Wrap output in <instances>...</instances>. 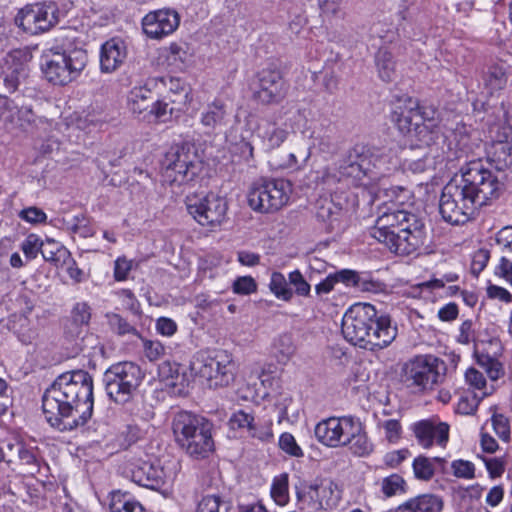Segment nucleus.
Wrapping results in <instances>:
<instances>
[{
    "instance_id": "f257e3e1",
    "label": "nucleus",
    "mask_w": 512,
    "mask_h": 512,
    "mask_svg": "<svg viewBox=\"0 0 512 512\" xmlns=\"http://www.w3.org/2000/svg\"><path fill=\"white\" fill-rule=\"evenodd\" d=\"M93 406V379L85 370L62 373L42 397L47 422L61 432L84 426L92 416Z\"/></svg>"
},
{
    "instance_id": "f03ea898",
    "label": "nucleus",
    "mask_w": 512,
    "mask_h": 512,
    "mask_svg": "<svg viewBox=\"0 0 512 512\" xmlns=\"http://www.w3.org/2000/svg\"><path fill=\"white\" fill-rule=\"evenodd\" d=\"M342 334L351 344L378 351L388 347L397 336L389 315L379 314L370 303H355L342 318Z\"/></svg>"
},
{
    "instance_id": "7ed1b4c3",
    "label": "nucleus",
    "mask_w": 512,
    "mask_h": 512,
    "mask_svg": "<svg viewBox=\"0 0 512 512\" xmlns=\"http://www.w3.org/2000/svg\"><path fill=\"white\" fill-rule=\"evenodd\" d=\"M370 234L393 253L410 255L424 244V219L407 210L385 211L371 228Z\"/></svg>"
},
{
    "instance_id": "20e7f679",
    "label": "nucleus",
    "mask_w": 512,
    "mask_h": 512,
    "mask_svg": "<svg viewBox=\"0 0 512 512\" xmlns=\"http://www.w3.org/2000/svg\"><path fill=\"white\" fill-rule=\"evenodd\" d=\"M436 115L437 111L433 107L420 106L417 99L406 96L398 101L391 114V121L409 137L412 147L429 150L443 140Z\"/></svg>"
},
{
    "instance_id": "39448f33",
    "label": "nucleus",
    "mask_w": 512,
    "mask_h": 512,
    "mask_svg": "<svg viewBox=\"0 0 512 512\" xmlns=\"http://www.w3.org/2000/svg\"><path fill=\"white\" fill-rule=\"evenodd\" d=\"M212 429V422L188 411L176 413L172 420L176 443L195 460L206 459L214 451Z\"/></svg>"
},
{
    "instance_id": "423d86ee",
    "label": "nucleus",
    "mask_w": 512,
    "mask_h": 512,
    "mask_svg": "<svg viewBox=\"0 0 512 512\" xmlns=\"http://www.w3.org/2000/svg\"><path fill=\"white\" fill-rule=\"evenodd\" d=\"M457 182L478 207L499 198L504 188L498 175L481 159L465 162L460 168V178H457Z\"/></svg>"
},
{
    "instance_id": "0eeeda50",
    "label": "nucleus",
    "mask_w": 512,
    "mask_h": 512,
    "mask_svg": "<svg viewBox=\"0 0 512 512\" xmlns=\"http://www.w3.org/2000/svg\"><path fill=\"white\" fill-rule=\"evenodd\" d=\"M87 63L88 54L84 49L55 48L43 54L41 70L48 82L65 86L80 77Z\"/></svg>"
},
{
    "instance_id": "6e6552de",
    "label": "nucleus",
    "mask_w": 512,
    "mask_h": 512,
    "mask_svg": "<svg viewBox=\"0 0 512 512\" xmlns=\"http://www.w3.org/2000/svg\"><path fill=\"white\" fill-rule=\"evenodd\" d=\"M202 161L194 145L185 143L175 145L165 154L162 162V174L170 184L188 183L201 172Z\"/></svg>"
},
{
    "instance_id": "1a4fd4ad",
    "label": "nucleus",
    "mask_w": 512,
    "mask_h": 512,
    "mask_svg": "<svg viewBox=\"0 0 512 512\" xmlns=\"http://www.w3.org/2000/svg\"><path fill=\"white\" fill-rule=\"evenodd\" d=\"M143 378L139 365L124 361L111 365L103 375V382L109 398L117 404H125L133 398Z\"/></svg>"
},
{
    "instance_id": "9d476101",
    "label": "nucleus",
    "mask_w": 512,
    "mask_h": 512,
    "mask_svg": "<svg viewBox=\"0 0 512 512\" xmlns=\"http://www.w3.org/2000/svg\"><path fill=\"white\" fill-rule=\"evenodd\" d=\"M444 361L432 355L416 356L403 367V383L415 391L432 389L444 378Z\"/></svg>"
},
{
    "instance_id": "9b49d317",
    "label": "nucleus",
    "mask_w": 512,
    "mask_h": 512,
    "mask_svg": "<svg viewBox=\"0 0 512 512\" xmlns=\"http://www.w3.org/2000/svg\"><path fill=\"white\" fill-rule=\"evenodd\" d=\"M290 191L288 181L264 179L250 188L247 195L248 205L259 213H274L287 204Z\"/></svg>"
},
{
    "instance_id": "f8f14e48",
    "label": "nucleus",
    "mask_w": 512,
    "mask_h": 512,
    "mask_svg": "<svg viewBox=\"0 0 512 512\" xmlns=\"http://www.w3.org/2000/svg\"><path fill=\"white\" fill-rule=\"evenodd\" d=\"M478 205L458 186L457 176L443 188L439 200V213L451 225L467 223L478 209Z\"/></svg>"
},
{
    "instance_id": "ddd939ff",
    "label": "nucleus",
    "mask_w": 512,
    "mask_h": 512,
    "mask_svg": "<svg viewBox=\"0 0 512 512\" xmlns=\"http://www.w3.org/2000/svg\"><path fill=\"white\" fill-rule=\"evenodd\" d=\"M191 370L206 380L210 388H218L234 381L236 365L231 354L217 351L212 357L197 358L191 363Z\"/></svg>"
},
{
    "instance_id": "4468645a",
    "label": "nucleus",
    "mask_w": 512,
    "mask_h": 512,
    "mask_svg": "<svg viewBox=\"0 0 512 512\" xmlns=\"http://www.w3.org/2000/svg\"><path fill=\"white\" fill-rule=\"evenodd\" d=\"M186 208L200 225L214 228L224 222L228 204L224 197L211 192L203 197L187 196Z\"/></svg>"
},
{
    "instance_id": "2eb2a0df",
    "label": "nucleus",
    "mask_w": 512,
    "mask_h": 512,
    "mask_svg": "<svg viewBox=\"0 0 512 512\" xmlns=\"http://www.w3.org/2000/svg\"><path fill=\"white\" fill-rule=\"evenodd\" d=\"M254 98L263 105H277L287 96L289 85L275 66L263 68L257 75Z\"/></svg>"
},
{
    "instance_id": "dca6fc26",
    "label": "nucleus",
    "mask_w": 512,
    "mask_h": 512,
    "mask_svg": "<svg viewBox=\"0 0 512 512\" xmlns=\"http://www.w3.org/2000/svg\"><path fill=\"white\" fill-rule=\"evenodd\" d=\"M302 135L310 140V144L306 149L298 151V155L302 158L303 163H306L311 157L313 149L321 154L333 156L341 148L336 132L330 124L320 123L313 128H306L302 131Z\"/></svg>"
},
{
    "instance_id": "f3484780",
    "label": "nucleus",
    "mask_w": 512,
    "mask_h": 512,
    "mask_svg": "<svg viewBox=\"0 0 512 512\" xmlns=\"http://www.w3.org/2000/svg\"><path fill=\"white\" fill-rule=\"evenodd\" d=\"M180 24L178 12L171 8L150 11L142 19V29L151 39H162L172 34Z\"/></svg>"
},
{
    "instance_id": "a211bd4d",
    "label": "nucleus",
    "mask_w": 512,
    "mask_h": 512,
    "mask_svg": "<svg viewBox=\"0 0 512 512\" xmlns=\"http://www.w3.org/2000/svg\"><path fill=\"white\" fill-rule=\"evenodd\" d=\"M417 443L428 449L433 445L445 447L449 440V425L438 418L417 421L411 425Z\"/></svg>"
},
{
    "instance_id": "6ab92c4d",
    "label": "nucleus",
    "mask_w": 512,
    "mask_h": 512,
    "mask_svg": "<svg viewBox=\"0 0 512 512\" xmlns=\"http://www.w3.org/2000/svg\"><path fill=\"white\" fill-rule=\"evenodd\" d=\"M370 146L355 144L351 147L339 164V171L343 176L361 179L370 175Z\"/></svg>"
},
{
    "instance_id": "aec40b11",
    "label": "nucleus",
    "mask_w": 512,
    "mask_h": 512,
    "mask_svg": "<svg viewBox=\"0 0 512 512\" xmlns=\"http://www.w3.org/2000/svg\"><path fill=\"white\" fill-rule=\"evenodd\" d=\"M127 473L133 482L146 488L158 490L165 484L163 468L149 461L136 460L129 463Z\"/></svg>"
},
{
    "instance_id": "412c9836",
    "label": "nucleus",
    "mask_w": 512,
    "mask_h": 512,
    "mask_svg": "<svg viewBox=\"0 0 512 512\" xmlns=\"http://www.w3.org/2000/svg\"><path fill=\"white\" fill-rule=\"evenodd\" d=\"M230 118V111L222 99L208 103L200 115V123L208 132H215L225 127Z\"/></svg>"
},
{
    "instance_id": "4be33fe9",
    "label": "nucleus",
    "mask_w": 512,
    "mask_h": 512,
    "mask_svg": "<svg viewBox=\"0 0 512 512\" xmlns=\"http://www.w3.org/2000/svg\"><path fill=\"white\" fill-rule=\"evenodd\" d=\"M18 54V52H14L7 55L5 67L0 74V79L8 93L17 91L20 83L28 75L27 66L18 59Z\"/></svg>"
},
{
    "instance_id": "5701e85b",
    "label": "nucleus",
    "mask_w": 512,
    "mask_h": 512,
    "mask_svg": "<svg viewBox=\"0 0 512 512\" xmlns=\"http://www.w3.org/2000/svg\"><path fill=\"white\" fill-rule=\"evenodd\" d=\"M127 56L124 42L118 38L106 41L101 47L100 68L102 72L111 73L118 69Z\"/></svg>"
},
{
    "instance_id": "b1692460",
    "label": "nucleus",
    "mask_w": 512,
    "mask_h": 512,
    "mask_svg": "<svg viewBox=\"0 0 512 512\" xmlns=\"http://www.w3.org/2000/svg\"><path fill=\"white\" fill-rule=\"evenodd\" d=\"M371 158L370 160V178L383 177L388 175L392 170H395L398 165V159L392 155L391 151L370 146Z\"/></svg>"
},
{
    "instance_id": "393cba45",
    "label": "nucleus",
    "mask_w": 512,
    "mask_h": 512,
    "mask_svg": "<svg viewBox=\"0 0 512 512\" xmlns=\"http://www.w3.org/2000/svg\"><path fill=\"white\" fill-rule=\"evenodd\" d=\"M7 328L24 345L32 344L38 337V330L24 313H14L7 321Z\"/></svg>"
},
{
    "instance_id": "a878e982",
    "label": "nucleus",
    "mask_w": 512,
    "mask_h": 512,
    "mask_svg": "<svg viewBox=\"0 0 512 512\" xmlns=\"http://www.w3.org/2000/svg\"><path fill=\"white\" fill-rule=\"evenodd\" d=\"M503 134L506 139L494 142L488 152V165L493 164L497 171H504L512 166V141L508 140L510 133L504 130Z\"/></svg>"
},
{
    "instance_id": "bb28decb",
    "label": "nucleus",
    "mask_w": 512,
    "mask_h": 512,
    "mask_svg": "<svg viewBox=\"0 0 512 512\" xmlns=\"http://www.w3.org/2000/svg\"><path fill=\"white\" fill-rule=\"evenodd\" d=\"M442 498L434 494H422L411 498L398 507L399 512H440Z\"/></svg>"
},
{
    "instance_id": "cd10ccee",
    "label": "nucleus",
    "mask_w": 512,
    "mask_h": 512,
    "mask_svg": "<svg viewBox=\"0 0 512 512\" xmlns=\"http://www.w3.org/2000/svg\"><path fill=\"white\" fill-rule=\"evenodd\" d=\"M153 94L146 87H134L127 95V107L133 114H144L145 119L153 105Z\"/></svg>"
},
{
    "instance_id": "c85d7f7f",
    "label": "nucleus",
    "mask_w": 512,
    "mask_h": 512,
    "mask_svg": "<svg viewBox=\"0 0 512 512\" xmlns=\"http://www.w3.org/2000/svg\"><path fill=\"white\" fill-rule=\"evenodd\" d=\"M15 24L25 33L37 35L43 33L42 24L38 16L35 3L21 8L15 16Z\"/></svg>"
},
{
    "instance_id": "c756f323",
    "label": "nucleus",
    "mask_w": 512,
    "mask_h": 512,
    "mask_svg": "<svg viewBox=\"0 0 512 512\" xmlns=\"http://www.w3.org/2000/svg\"><path fill=\"white\" fill-rule=\"evenodd\" d=\"M375 65L379 78L386 82H392L396 77V62L392 52L386 46H381L375 54Z\"/></svg>"
},
{
    "instance_id": "7c9ffc66",
    "label": "nucleus",
    "mask_w": 512,
    "mask_h": 512,
    "mask_svg": "<svg viewBox=\"0 0 512 512\" xmlns=\"http://www.w3.org/2000/svg\"><path fill=\"white\" fill-rule=\"evenodd\" d=\"M338 417L320 421L314 429L316 439L327 447H338Z\"/></svg>"
},
{
    "instance_id": "2f4dec72",
    "label": "nucleus",
    "mask_w": 512,
    "mask_h": 512,
    "mask_svg": "<svg viewBox=\"0 0 512 512\" xmlns=\"http://www.w3.org/2000/svg\"><path fill=\"white\" fill-rule=\"evenodd\" d=\"M41 254L45 261L52 263L56 267H63L65 261H69L70 251L60 242L48 238L46 241H43Z\"/></svg>"
},
{
    "instance_id": "473e14b6",
    "label": "nucleus",
    "mask_w": 512,
    "mask_h": 512,
    "mask_svg": "<svg viewBox=\"0 0 512 512\" xmlns=\"http://www.w3.org/2000/svg\"><path fill=\"white\" fill-rule=\"evenodd\" d=\"M38 8V16L42 24L43 32L49 31L56 26L60 20V9L53 1L35 3Z\"/></svg>"
},
{
    "instance_id": "72a5a7b5",
    "label": "nucleus",
    "mask_w": 512,
    "mask_h": 512,
    "mask_svg": "<svg viewBox=\"0 0 512 512\" xmlns=\"http://www.w3.org/2000/svg\"><path fill=\"white\" fill-rule=\"evenodd\" d=\"M271 293L279 300L290 302L294 296L293 289L289 286V279L279 271H273L268 284Z\"/></svg>"
},
{
    "instance_id": "f704fd0d",
    "label": "nucleus",
    "mask_w": 512,
    "mask_h": 512,
    "mask_svg": "<svg viewBox=\"0 0 512 512\" xmlns=\"http://www.w3.org/2000/svg\"><path fill=\"white\" fill-rule=\"evenodd\" d=\"M357 430L345 447H348L349 451L357 457L368 456L373 452L374 445L369 440L363 424Z\"/></svg>"
},
{
    "instance_id": "c9c22d12",
    "label": "nucleus",
    "mask_w": 512,
    "mask_h": 512,
    "mask_svg": "<svg viewBox=\"0 0 512 512\" xmlns=\"http://www.w3.org/2000/svg\"><path fill=\"white\" fill-rule=\"evenodd\" d=\"M438 157L437 149H424L419 158L406 159L405 167L413 173H423L435 169Z\"/></svg>"
},
{
    "instance_id": "e433bc0d",
    "label": "nucleus",
    "mask_w": 512,
    "mask_h": 512,
    "mask_svg": "<svg viewBox=\"0 0 512 512\" xmlns=\"http://www.w3.org/2000/svg\"><path fill=\"white\" fill-rule=\"evenodd\" d=\"M110 512H145L143 506L128 494L113 492L109 504Z\"/></svg>"
},
{
    "instance_id": "4c0bfd02",
    "label": "nucleus",
    "mask_w": 512,
    "mask_h": 512,
    "mask_svg": "<svg viewBox=\"0 0 512 512\" xmlns=\"http://www.w3.org/2000/svg\"><path fill=\"white\" fill-rule=\"evenodd\" d=\"M338 424V447H345L362 422L353 416H343L338 417Z\"/></svg>"
},
{
    "instance_id": "58836bf2",
    "label": "nucleus",
    "mask_w": 512,
    "mask_h": 512,
    "mask_svg": "<svg viewBox=\"0 0 512 512\" xmlns=\"http://www.w3.org/2000/svg\"><path fill=\"white\" fill-rule=\"evenodd\" d=\"M259 136L266 143L269 148H278L288 136V131L275 126L274 124H269L266 129H262L261 127L258 129Z\"/></svg>"
},
{
    "instance_id": "ea45409f",
    "label": "nucleus",
    "mask_w": 512,
    "mask_h": 512,
    "mask_svg": "<svg viewBox=\"0 0 512 512\" xmlns=\"http://www.w3.org/2000/svg\"><path fill=\"white\" fill-rule=\"evenodd\" d=\"M271 497L280 506L288 503V474L283 473L273 479L271 486Z\"/></svg>"
},
{
    "instance_id": "a19ab883",
    "label": "nucleus",
    "mask_w": 512,
    "mask_h": 512,
    "mask_svg": "<svg viewBox=\"0 0 512 512\" xmlns=\"http://www.w3.org/2000/svg\"><path fill=\"white\" fill-rule=\"evenodd\" d=\"M196 512H234L229 502L222 501L219 496L207 495L198 504Z\"/></svg>"
},
{
    "instance_id": "79ce46f5",
    "label": "nucleus",
    "mask_w": 512,
    "mask_h": 512,
    "mask_svg": "<svg viewBox=\"0 0 512 512\" xmlns=\"http://www.w3.org/2000/svg\"><path fill=\"white\" fill-rule=\"evenodd\" d=\"M7 447L12 450L15 447V444L9 443ZM18 457L20 461L28 466V470L30 474L39 473L40 471V463L37 458L35 451L33 449H29L22 444H16Z\"/></svg>"
},
{
    "instance_id": "37998d69",
    "label": "nucleus",
    "mask_w": 512,
    "mask_h": 512,
    "mask_svg": "<svg viewBox=\"0 0 512 512\" xmlns=\"http://www.w3.org/2000/svg\"><path fill=\"white\" fill-rule=\"evenodd\" d=\"M274 345L279 362H287L295 353L296 348L290 334L280 335Z\"/></svg>"
},
{
    "instance_id": "c03bdc74",
    "label": "nucleus",
    "mask_w": 512,
    "mask_h": 512,
    "mask_svg": "<svg viewBox=\"0 0 512 512\" xmlns=\"http://www.w3.org/2000/svg\"><path fill=\"white\" fill-rule=\"evenodd\" d=\"M413 471L417 479L428 481L435 472L433 462L430 458L420 455L413 461Z\"/></svg>"
},
{
    "instance_id": "a18cd8bd",
    "label": "nucleus",
    "mask_w": 512,
    "mask_h": 512,
    "mask_svg": "<svg viewBox=\"0 0 512 512\" xmlns=\"http://www.w3.org/2000/svg\"><path fill=\"white\" fill-rule=\"evenodd\" d=\"M386 284L375 279L369 272H360L357 290L369 293H381L386 290Z\"/></svg>"
},
{
    "instance_id": "49530a36",
    "label": "nucleus",
    "mask_w": 512,
    "mask_h": 512,
    "mask_svg": "<svg viewBox=\"0 0 512 512\" xmlns=\"http://www.w3.org/2000/svg\"><path fill=\"white\" fill-rule=\"evenodd\" d=\"M289 286L293 292L301 297H309L311 293V285L304 278L303 274L298 270H294L288 274Z\"/></svg>"
},
{
    "instance_id": "de8ad7c7",
    "label": "nucleus",
    "mask_w": 512,
    "mask_h": 512,
    "mask_svg": "<svg viewBox=\"0 0 512 512\" xmlns=\"http://www.w3.org/2000/svg\"><path fill=\"white\" fill-rule=\"evenodd\" d=\"M486 85L490 87L492 90H500L507 83V75L504 67L494 65L491 66L487 72Z\"/></svg>"
},
{
    "instance_id": "09e8293b",
    "label": "nucleus",
    "mask_w": 512,
    "mask_h": 512,
    "mask_svg": "<svg viewBox=\"0 0 512 512\" xmlns=\"http://www.w3.org/2000/svg\"><path fill=\"white\" fill-rule=\"evenodd\" d=\"M406 482L402 476L392 474L382 481V492L386 497H392L405 492Z\"/></svg>"
},
{
    "instance_id": "8fccbe9b",
    "label": "nucleus",
    "mask_w": 512,
    "mask_h": 512,
    "mask_svg": "<svg viewBox=\"0 0 512 512\" xmlns=\"http://www.w3.org/2000/svg\"><path fill=\"white\" fill-rule=\"evenodd\" d=\"M254 424V416L243 410H239L230 417L229 425L233 430L247 431L251 429Z\"/></svg>"
},
{
    "instance_id": "3c124183",
    "label": "nucleus",
    "mask_w": 512,
    "mask_h": 512,
    "mask_svg": "<svg viewBox=\"0 0 512 512\" xmlns=\"http://www.w3.org/2000/svg\"><path fill=\"white\" fill-rule=\"evenodd\" d=\"M107 317L110 328L118 335L138 334L136 328L119 314H111Z\"/></svg>"
},
{
    "instance_id": "603ef678",
    "label": "nucleus",
    "mask_w": 512,
    "mask_h": 512,
    "mask_svg": "<svg viewBox=\"0 0 512 512\" xmlns=\"http://www.w3.org/2000/svg\"><path fill=\"white\" fill-rule=\"evenodd\" d=\"M491 422L497 436L502 441L508 442L511 435L509 419L503 414L495 413L491 418Z\"/></svg>"
},
{
    "instance_id": "864d4df0",
    "label": "nucleus",
    "mask_w": 512,
    "mask_h": 512,
    "mask_svg": "<svg viewBox=\"0 0 512 512\" xmlns=\"http://www.w3.org/2000/svg\"><path fill=\"white\" fill-rule=\"evenodd\" d=\"M43 241L36 234H29L21 244L25 257L29 260L35 259L41 253Z\"/></svg>"
},
{
    "instance_id": "5fc2aeb1",
    "label": "nucleus",
    "mask_w": 512,
    "mask_h": 512,
    "mask_svg": "<svg viewBox=\"0 0 512 512\" xmlns=\"http://www.w3.org/2000/svg\"><path fill=\"white\" fill-rule=\"evenodd\" d=\"M181 365L177 363L164 362L159 366V376L166 381H170L169 385L175 387L179 383Z\"/></svg>"
},
{
    "instance_id": "6e6d98bb",
    "label": "nucleus",
    "mask_w": 512,
    "mask_h": 512,
    "mask_svg": "<svg viewBox=\"0 0 512 512\" xmlns=\"http://www.w3.org/2000/svg\"><path fill=\"white\" fill-rule=\"evenodd\" d=\"M70 228L72 232L79 234L83 238L91 237L95 233L90 220L84 214L74 216Z\"/></svg>"
},
{
    "instance_id": "4d7b16f0",
    "label": "nucleus",
    "mask_w": 512,
    "mask_h": 512,
    "mask_svg": "<svg viewBox=\"0 0 512 512\" xmlns=\"http://www.w3.org/2000/svg\"><path fill=\"white\" fill-rule=\"evenodd\" d=\"M378 427L384 429L385 438L390 443H397L401 438L402 426L396 419H389L378 422Z\"/></svg>"
},
{
    "instance_id": "13d9d810",
    "label": "nucleus",
    "mask_w": 512,
    "mask_h": 512,
    "mask_svg": "<svg viewBox=\"0 0 512 512\" xmlns=\"http://www.w3.org/2000/svg\"><path fill=\"white\" fill-rule=\"evenodd\" d=\"M451 469L453 475L457 478L462 479H473L475 478V466L472 462L457 459L451 463Z\"/></svg>"
},
{
    "instance_id": "bf43d9fd",
    "label": "nucleus",
    "mask_w": 512,
    "mask_h": 512,
    "mask_svg": "<svg viewBox=\"0 0 512 512\" xmlns=\"http://www.w3.org/2000/svg\"><path fill=\"white\" fill-rule=\"evenodd\" d=\"M336 284L342 283L347 288H357L360 272L352 269H340L332 273Z\"/></svg>"
},
{
    "instance_id": "052dcab7",
    "label": "nucleus",
    "mask_w": 512,
    "mask_h": 512,
    "mask_svg": "<svg viewBox=\"0 0 512 512\" xmlns=\"http://www.w3.org/2000/svg\"><path fill=\"white\" fill-rule=\"evenodd\" d=\"M73 322L78 326L88 325L91 319V308L85 302L76 303L71 312Z\"/></svg>"
},
{
    "instance_id": "680f3d73",
    "label": "nucleus",
    "mask_w": 512,
    "mask_h": 512,
    "mask_svg": "<svg viewBox=\"0 0 512 512\" xmlns=\"http://www.w3.org/2000/svg\"><path fill=\"white\" fill-rule=\"evenodd\" d=\"M279 447L287 454L300 457L303 456L302 449L296 443L294 436L290 433H283L279 439Z\"/></svg>"
},
{
    "instance_id": "e2e57ef3",
    "label": "nucleus",
    "mask_w": 512,
    "mask_h": 512,
    "mask_svg": "<svg viewBox=\"0 0 512 512\" xmlns=\"http://www.w3.org/2000/svg\"><path fill=\"white\" fill-rule=\"evenodd\" d=\"M256 290V281L251 276L238 277L233 283V291L236 294L249 295Z\"/></svg>"
},
{
    "instance_id": "0e129e2a",
    "label": "nucleus",
    "mask_w": 512,
    "mask_h": 512,
    "mask_svg": "<svg viewBox=\"0 0 512 512\" xmlns=\"http://www.w3.org/2000/svg\"><path fill=\"white\" fill-rule=\"evenodd\" d=\"M173 107L169 108V104L163 101H154L149 110L148 116H154L157 121L166 122L170 119Z\"/></svg>"
},
{
    "instance_id": "69168bd1",
    "label": "nucleus",
    "mask_w": 512,
    "mask_h": 512,
    "mask_svg": "<svg viewBox=\"0 0 512 512\" xmlns=\"http://www.w3.org/2000/svg\"><path fill=\"white\" fill-rule=\"evenodd\" d=\"M19 217L31 224L44 223L47 219L45 212L34 206L21 210Z\"/></svg>"
},
{
    "instance_id": "338daca9",
    "label": "nucleus",
    "mask_w": 512,
    "mask_h": 512,
    "mask_svg": "<svg viewBox=\"0 0 512 512\" xmlns=\"http://www.w3.org/2000/svg\"><path fill=\"white\" fill-rule=\"evenodd\" d=\"M143 347L145 355L150 361L160 359L165 353V348L159 341L144 340Z\"/></svg>"
},
{
    "instance_id": "774afa93",
    "label": "nucleus",
    "mask_w": 512,
    "mask_h": 512,
    "mask_svg": "<svg viewBox=\"0 0 512 512\" xmlns=\"http://www.w3.org/2000/svg\"><path fill=\"white\" fill-rule=\"evenodd\" d=\"M490 259V253L486 249H479L473 257L471 264V272L478 276L487 266Z\"/></svg>"
}]
</instances>
